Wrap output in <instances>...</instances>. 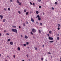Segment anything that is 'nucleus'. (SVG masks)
Segmentation results:
<instances>
[{"mask_svg": "<svg viewBox=\"0 0 61 61\" xmlns=\"http://www.w3.org/2000/svg\"><path fill=\"white\" fill-rule=\"evenodd\" d=\"M12 32H15V33H17V31L16 29H12Z\"/></svg>", "mask_w": 61, "mask_h": 61, "instance_id": "nucleus-1", "label": "nucleus"}, {"mask_svg": "<svg viewBox=\"0 0 61 61\" xmlns=\"http://www.w3.org/2000/svg\"><path fill=\"white\" fill-rule=\"evenodd\" d=\"M32 31L33 33H36V30L35 29H33L32 30Z\"/></svg>", "mask_w": 61, "mask_h": 61, "instance_id": "nucleus-2", "label": "nucleus"}, {"mask_svg": "<svg viewBox=\"0 0 61 61\" xmlns=\"http://www.w3.org/2000/svg\"><path fill=\"white\" fill-rule=\"evenodd\" d=\"M49 40H53V38L52 37H49Z\"/></svg>", "mask_w": 61, "mask_h": 61, "instance_id": "nucleus-3", "label": "nucleus"}, {"mask_svg": "<svg viewBox=\"0 0 61 61\" xmlns=\"http://www.w3.org/2000/svg\"><path fill=\"white\" fill-rule=\"evenodd\" d=\"M10 44L11 45H13V42H10Z\"/></svg>", "mask_w": 61, "mask_h": 61, "instance_id": "nucleus-4", "label": "nucleus"}, {"mask_svg": "<svg viewBox=\"0 0 61 61\" xmlns=\"http://www.w3.org/2000/svg\"><path fill=\"white\" fill-rule=\"evenodd\" d=\"M25 38L26 39H27V38H28V36L26 35H25Z\"/></svg>", "mask_w": 61, "mask_h": 61, "instance_id": "nucleus-5", "label": "nucleus"}, {"mask_svg": "<svg viewBox=\"0 0 61 61\" xmlns=\"http://www.w3.org/2000/svg\"><path fill=\"white\" fill-rule=\"evenodd\" d=\"M0 18L1 19H3V15H0Z\"/></svg>", "mask_w": 61, "mask_h": 61, "instance_id": "nucleus-6", "label": "nucleus"}, {"mask_svg": "<svg viewBox=\"0 0 61 61\" xmlns=\"http://www.w3.org/2000/svg\"><path fill=\"white\" fill-rule=\"evenodd\" d=\"M31 21L32 22H34V19L32 18H31Z\"/></svg>", "mask_w": 61, "mask_h": 61, "instance_id": "nucleus-7", "label": "nucleus"}, {"mask_svg": "<svg viewBox=\"0 0 61 61\" xmlns=\"http://www.w3.org/2000/svg\"><path fill=\"white\" fill-rule=\"evenodd\" d=\"M17 49L18 50H19V51H20V47H18Z\"/></svg>", "mask_w": 61, "mask_h": 61, "instance_id": "nucleus-8", "label": "nucleus"}, {"mask_svg": "<svg viewBox=\"0 0 61 61\" xmlns=\"http://www.w3.org/2000/svg\"><path fill=\"white\" fill-rule=\"evenodd\" d=\"M54 42V41H49V43H53Z\"/></svg>", "mask_w": 61, "mask_h": 61, "instance_id": "nucleus-9", "label": "nucleus"}, {"mask_svg": "<svg viewBox=\"0 0 61 61\" xmlns=\"http://www.w3.org/2000/svg\"><path fill=\"white\" fill-rule=\"evenodd\" d=\"M22 24L23 26H25V23H23Z\"/></svg>", "mask_w": 61, "mask_h": 61, "instance_id": "nucleus-10", "label": "nucleus"}, {"mask_svg": "<svg viewBox=\"0 0 61 61\" xmlns=\"http://www.w3.org/2000/svg\"><path fill=\"white\" fill-rule=\"evenodd\" d=\"M58 27H60L61 26L60 25L58 24Z\"/></svg>", "mask_w": 61, "mask_h": 61, "instance_id": "nucleus-11", "label": "nucleus"}, {"mask_svg": "<svg viewBox=\"0 0 61 61\" xmlns=\"http://www.w3.org/2000/svg\"><path fill=\"white\" fill-rule=\"evenodd\" d=\"M38 20H39V21H40L41 20V17H40L38 18Z\"/></svg>", "mask_w": 61, "mask_h": 61, "instance_id": "nucleus-12", "label": "nucleus"}, {"mask_svg": "<svg viewBox=\"0 0 61 61\" xmlns=\"http://www.w3.org/2000/svg\"><path fill=\"white\" fill-rule=\"evenodd\" d=\"M36 14H38V13H39V12H38V11H36Z\"/></svg>", "mask_w": 61, "mask_h": 61, "instance_id": "nucleus-13", "label": "nucleus"}, {"mask_svg": "<svg viewBox=\"0 0 61 61\" xmlns=\"http://www.w3.org/2000/svg\"><path fill=\"white\" fill-rule=\"evenodd\" d=\"M11 41V39H9L7 41L8 42H9V41Z\"/></svg>", "mask_w": 61, "mask_h": 61, "instance_id": "nucleus-14", "label": "nucleus"}, {"mask_svg": "<svg viewBox=\"0 0 61 61\" xmlns=\"http://www.w3.org/2000/svg\"><path fill=\"white\" fill-rule=\"evenodd\" d=\"M16 2L18 4L19 3V1L18 0H17Z\"/></svg>", "mask_w": 61, "mask_h": 61, "instance_id": "nucleus-15", "label": "nucleus"}, {"mask_svg": "<svg viewBox=\"0 0 61 61\" xmlns=\"http://www.w3.org/2000/svg\"><path fill=\"white\" fill-rule=\"evenodd\" d=\"M26 15H28V12H27L26 13Z\"/></svg>", "mask_w": 61, "mask_h": 61, "instance_id": "nucleus-16", "label": "nucleus"}, {"mask_svg": "<svg viewBox=\"0 0 61 61\" xmlns=\"http://www.w3.org/2000/svg\"><path fill=\"white\" fill-rule=\"evenodd\" d=\"M49 33L50 34H51L52 33V31H49Z\"/></svg>", "mask_w": 61, "mask_h": 61, "instance_id": "nucleus-17", "label": "nucleus"}, {"mask_svg": "<svg viewBox=\"0 0 61 61\" xmlns=\"http://www.w3.org/2000/svg\"><path fill=\"white\" fill-rule=\"evenodd\" d=\"M57 40H59V37H57Z\"/></svg>", "mask_w": 61, "mask_h": 61, "instance_id": "nucleus-18", "label": "nucleus"}, {"mask_svg": "<svg viewBox=\"0 0 61 61\" xmlns=\"http://www.w3.org/2000/svg\"><path fill=\"white\" fill-rule=\"evenodd\" d=\"M24 12H25V13L26 12V10H24Z\"/></svg>", "mask_w": 61, "mask_h": 61, "instance_id": "nucleus-19", "label": "nucleus"}, {"mask_svg": "<svg viewBox=\"0 0 61 61\" xmlns=\"http://www.w3.org/2000/svg\"><path fill=\"white\" fill-rule=\"evenodd\" d=\"M37 17H38V18H39V17H40V16H39V15H37Z\"/></svg>", "mask_w": 61, "mask_h": 61, "instance_id": "nucleus-20", "label": "nucleus"}, {"mask_svg": "<svg viewBox=\"0 0 61 61\" xmlns=\"http://www.w3.org/2000/svg\"><path fill=\"white\" fill-rule=\"evenodd\" d=\"M58 29V30H59V29H60V27H58L57 28Z\"/></svg>", "mask_w": 61, "mask_h": 61, "instance_id": "nucleus-21", "label": "nucleus"}, {"mask_svg": "<svg viewBox=\"0 0 61 61\" xmlns=\"http://www.w3.org/2000/svg\"><path fill=\"white\" fill-rule=\"evenodd\" d=\"M5 19H3V22H5Z\"/></svg>", "mask_w": 61, "mask_h": 61, "instance_id": "nucleus-22", "label": "nucleus"}, {"mask_svg": "<svg viewBox=\"0 0 61 61\" xmlns=\"http://www.w3.org/2000/svg\"><path fill=\"white\" fill-rule=\"evenodd\" d=\"M41 7H41V6H39V8H41Z\"/></svg>", "mask_w": 61, "mask_h": 61, "instance_id": "nucleus-23", "label": "nucleus"}, {"mask_svg": "<svg viewBox=\"0 0 61 61\" xmlns=\"http://www.w3.org/2000/svg\"><path fill=\"white\" fill-rule=\"evenodd\" d=\"M18 13L20 14H21V12H20V11H18Z\"/></svg>", "mask_w": 61, "mask_h": 61, "instance_id": "nucleus-24", "label": "nucleus"}, {"mask_svg": "<svg viewBox=\"0 0 61 61\" xmlns=\"http://www.w3.org/2000/svg\"><path fill=\"white\" fill-rule=\"evenodd\" d=\"M55 5H56L57 4V3L56 2L55 3Z\"/></svg>", "mask_w": 61, "mask_h": 61, "instance_id": "nucleus-25", "label": "nucleus"}, {"mask_svg": "<svg viewBox=\"0 0 61 61\" xmlns=\"http://www.w3.org/2000/svg\"><path fill=\"white\" fill-rule=\"evenodd\" d=\"M23 45L24 46H26V44H24Z\"/></svg>", "mask_w": 61, "mask_h": 61, "instance_id": "nucleus-26", "label": "nucleus"}, {"mask_svg": "<svg viewBox=\"0 0 61 61\" xmlns=\"http://www.w3.org/2000/svg\"><path fill=\"white\" fill-rule=\"evenodd\" d=\"M13 27H14V28H16V26H13Z\"/></svg>", "mask_w": 61, "mask_h": 61, "instance_id": "nucleus-27", "label": "nucleus"}, {"mask_svg": "<svg viewBox=\"0 0 61 61\" xmlns=\"http://www.w3.org/2000/svg\"><path fill=\"white\" fill-rule=\"evenodd\" d=\"M26 45H27L29 44V43L28 42H27L26 43Z\"/></svg>", "mask_w": 61, "mask_h": 61, "instance_id": "nucleus-28", "label": "nucleus"}, {"mask_svg": "<svg viewBox=\"0 0 61 61\" xmlns=\"http://www.w3.org/2000/svg\"><path fill=\"white\" fill-rule=\"evenodd\" d=\"M51 9H52V10H54V7L51 8Z\"/></svg>", "mask_w": 61, "mask_h": 61, "instance_id": "nucleus-29", "label": "nucleus"}, {"mask_svg": "<svg viewBox=\"0 0 61 61\" xmlns=\"http://www.w3.org/2000/svg\"><path fill=\"white\" fill-rule=\"evenodd\" d=\"M40 25H42V23H40Z\"/></svg>", "mask_w": 61, "mask_h": 61, "instance_id": "nucleus-30", "label": "nucleus"}, {"mask_svg": "<svg viewBox=\"0 0 61 61\" xmlns=\"http://www.w3.org/2000/svg\"><path fill=\"white\" fill-rule=\"evenodd\" d=\"M31 35H33V33L31 31Z\"/></svg>", "mask_w": 61, "mask_h": 61, "instance_id": "nucleus-31", "label": "nucleus"}, {"mask_svg": "<svg viewBox=\"0 0 61 61\" xmlns=\"http://www.w3.org/2000/svg\"><path fill=\"white\" fill-rule=\"evenodd\" d=\"M39 33H41V31H40V30H39Z\"/></svg>", "mask_w": 61, "mask_h": 61, "instance_id": "nucleus-32", "label": "nucleus"}, {"mask_svg": "<svg viewBox=\"0 0 61 61\" xmlns=\"http://www.w3.org/2000/svg\"><path fill=\"white\" fill-rule=\"evenodd\" d=\"M8 10H9V11H10V8H8Z\"/></svg>", "mask_w": 61, "mask_h": 61, "instance_id": "nucleus-33", "label": "nucleus"}, {"mask_svg": "<svg viewBox=\"0 0 61 61\" xmlns=\"http://www.w3.org/2000/svg\"><path fill=\"white\" fill-rule=\"evenodd\" d=\"M35 50H37V48L36 47H35Z\"/></svg>", "mask_w": 61, "mask_h": 61, "instance_id": "nucleus-34", "label": "nucleus"}, {"mask_svg": "<svg viewBox=\"0 0 61 61\" xmlns=\"http://www.w3.org/2000/svg\"><path fill=\"white\" fill-rule=\"evenodd\" d=\"M41 59L42 61H43L44 59L43 58H41Z\"/></svg>", "mask_w": 61, "mask_h": 61, "instance_id": "nucleus-35", "label": "nucleus"}, {"mask_svg": "<svg viewBox=\"0 0 61 61\" xmlns=\"http://www.w3.org/2000/svg\"><path fill=\"white\" fill-rule=\"evenodd\" d=\"M21 5V2H20L19 3V5Z\"/></svg>", "mask_w": 61, "mask_h": 61, "instance_id": "nucleus-36", "label": "nucleus"}, {"mask_svg": "<svg viewBox=\"0 0 61 61\" xmlns=\"http://www.w3.org/2000/svg\"><path fill=\"white\" fill-rule=\"evenodd\" d=\"M13 57H14V58H15V55H14L13 56Z\"/></svg>", "mask_w": 61, "mask_h": 61, "instance_id": "nucleus-37", "label": "nucleus"}, {"mask_svg": "<svg viewBox=\"0 0 61 61\" xmlns=\"http://www.w3.org/2000/svg\"><path fill=\"white\" fill-rule=\"evenodd\" d=\"M30 4L31 5H33V4H32V3H31V2H30Z\"/></svg>", "mask_w": 61, "mask_h": 61, "instance_id": "nucleus-38", "label": "nucleus"}, {"mask_svg": "<svg viewBox=\"0 0 61 61\" xmlns=\"http://www.w3.org/2000/svg\"><path fill=\"white\" fill-rule=\"evenodd\" d=\"M26 24H28V22L26 21Z\"/></svg>", "mask_w": 61, "mask_h": 61, "instance_id": "nucleus-39", "label": "nucleus"}, {"mask_svg": "<svg viewBox=\"0 0 61 61\" xmlns=\"http://www.w3.org/2000/svg\"><path fill=\"white\" fill-rule=\"evenodd\" d=\"M4 10L5 11H6V9L5 8L4 9Z\"/></svg>", "mask_w": 61, "mask_h": 61, "instance_id": "nucleus-40", "label": "nucleus"}, {"mask_svg": "<svg viewBox=\"0 0 61 61\" xmlns=\"http://www.w3.org/2000/svg\"><path fill=\"white\" fill-rule=\"evenodd\" d=\"M33 5H35V3H33Z\"/></svg>", "mask_w": 61, "mask_h": 61, "instance_id": "nucleus-41", "label": "nucleus"}, {"mask_svg": "<svg viewBox=\"0 0 61 61\" xmlns=\"http://www.w3.org/2000/svg\"><path fill=\"white\" fill-rule=\"evenodd\" d=\"M38 0L39 2H41V0Z\"/></svg>", "mask_w": 61, "mask_h": 61, "instance_id": "nucleus-42", "label": "nucleus"}, {"mask_svg": "<svg viewBox=\"0 0 61 61\" xmlns=\"http://www.w3.org/2000/svg\"><path fill=\"white\" fill-rule=\"evenodd\" d=\"M6 35H8V36H9V33H7Z\"/></svg>", "mask_w": 61, "mask_h": 61, "instance_id": "nucleus-43", "label": "nucleus"}, {"mask_svg": "<svg viewBox=\"0 0 61 61\" xmlns=\"http://www.w3.org/2000/svg\"><path fill=\"white\" fill-rule=\"evenodd\" d=\"M43 15H45V13L44 12H43Z\"/></svg>", "mask_w": 61, "mask_h": 61, "instance_id": "nucleus-44", "label": "nucleus"}, {"mask_svg": "<svg viewBox=\"0 0 61 61\" xmlns=\"http://www.w3.org/2000/svg\"><path fill=\"white\" fill-rule=\"evenodd\" d=\"M21 28V27H20V26H19V28Z\"/></svg>", "mask_w": 61, "mask_h": 61, "instance_id": "nucleus-45", "label": "nucleus"}, {"mask_svg": "<svg viewBox=\"0 0 61 61\" xmlns=\"http://www.w3.org/2000/svg\"><path fill=\"white\" fill-rule=\"evenodd\" d=\"M57 35L58 36H59V34H58V33L57 34Z\"/></svg>", "mask_w": 61, "mask_h": 61, "instance_id": "nucleus-46", "label": "nucleus"}, {"mask_svg": "<svg viewBox=\"0 0 61 61\" xmlns=\"http://www.w3.org/2000/svg\"><path fill=\"white\" fill-rule=\"evenodd\" d=\"M48 54H51V53L49 52L48 53Z\"/></svg>", "mask_w": 61, "mask_h": 61, "instance_id": "nucleus-47", "label": "nucleus"}, {"mask_svg": "<svg viewBox=\"0 0 61 61\" xmlns=\"http://www.w3.org/2000/svg\"><path fill=\"white\" fill-rule=\"evenodd\" d=\"M28 60H29V61H30V60H30V59H28Z\"/></svg>", "mask_w": 61, "mask_h": 61, "instance_id": "nucleus-48", "label": "nucleus"}, {"mask_svg": "<svg viewBox=\"0 0 61 61\" xmlns=\"http://www.w3.org/2000/svg\"><path fill=\"white\" fill-rule=\"evenodd\" d=\"M10 2H13V0H10Z\"/></svg>", "mask_w": 61, "mask_h": 61, "instance_id": "nucleus-49", "label": "nucleus"}, {"mask_svg": "<svg viewBox=\"0 0 61 61\" xmlns=\"http://www.w3.org/2000/svg\"><path fill=\"white\" fill-rule=\"evenodd\" d=\"M6 32V30H4V32Z\"/></svg>", "mask_w": 61, "mask_h": 61, "instance_id": "nucleus-50", "label": "nucleus"}, {"mask_svg": "<svg viewBox=\"0 0 61 61\" xmlns=\"http://www.w3.org/2000/svg\"><path fill=\"white\" fill-rule=\"evenodd\" d=\"M21 36L22 37H23V35H21Z\"/></svg>", "mask_w": 61, "mask_h": 61, "instance_id": "nucleus-51", "label": "nucleus"}, {"mask_svg": "<svg viewBox=\"0 0 61 61\" xmlns=\"http://www.w3.org/2000/svg\"><path fill=\"white\" fill-rule=\"evenodd\" d=\"M47 35L48 36H49V34H48Z\"/></svg>", "mask_w": 61, "mask_h": 61, "instance_id": "nucleus-52", "label": "nucleus"}, {"mask_svg": "<svg viewBox=\"0 0 61 61\" xmlns=\"http://www.w3.org/2000/svg\"><path fill=\"white\" fill-rule=\"evenodd\" d=\"M33 38H35V36H33Z\"/></svg>", "mask_w": 61, "mask_h": 61, "instance_id": "nucleus-53", "label": "nucleus"}, {"mask_svg": "<svg viewBox=\"0 0 61 61\" xmlns=\"http://www.w3.org/2000/svg\"><path fill=\"white\" fill-rule=\"evenodd\" d=\"M26 56H27V57H28V55H27Z\"/></svg>", "mask_w": 61, "mask_h": 61, "instance_id": "nucleus-54", "label": "nucleus"}, {"mask_svg": "<svg viewBox=\"0 0 61 61\" xmlns=\"http://www.w3.org/2000/svg\"><path fill=\"white\" fill-rule=\"evenodd\" d=\"M7 56V57H8V58H9V56Z\"/></svg>", "mask_w": 61, "mask_h": 61, "instance_id": "nucleus-55", "label": "nucleus"}, {"mask_svg": "<svg viewBox=\"0 0 61 61\" xmlns=\"http://www.w3.org/2000/svg\"><path fill=\"white\" fill-rule=\"evenodd\" d=\"M36 18H37V16H36Z\"/></svg>", "mask_w": 61, "mask_h": 61, "instance_id": "nucleus-56", "label": "nucleus"}, {"mask_svg": "<svg viewBox=\"0 0 61 61\" xmlns=\"http://www.w3.org/2000/svg\"><path fill=\"white\" fill-rule=\"evenodd\" d=\"M1 36V34L0 33V36Z\"/></svg>", "mask_w": 61, "mask_h": 61, "instance_id": "nucleus-57", "label": "nucleus"}, {"mask_svg": "<svg viewBox=\"0 0 61 61\" xmlns=\"http://www.w3.org/2000/svg\"><path fill=\"white\" fill-rule=\"evenodd\" d=\"M43 47H44V45H43Z\"/></svg>", "mask_w": 61, "mask_h": 61, "instance_id": "nucleus-58", "label": "nucleus"}, {"mask_svg": "<svg viewBox=\"0 0 61 61\" xmlns=\"http://www.w3.org/2000/svg\"><path fill=\"white\" fill-rule=\"evenodd\" d=\"M22 61H25V60H22Z\"/></svg>", "mask_w": 61, "mask_h": 61, "instance_id": "nucleus-59", "label": "nucleus"}, {"mask_svg": "<svg viewBox=\"0 0 61 61\" xmlns=\"http://www.w3.org/2000/svg\"><path fill=\"white\" fill-rule=\"evenodd\" d=\"M29 48V47H28L27 48L28 49V48Z\"/></svg>", "mask_w": 61, "mask_h": 61, "instance_id": "nucleus-60", "label": "nucleus"}, {"mask_svg": "<svg viewBox=\"0 0 61 61\" xmlns=\"http://www.w3.org/2000/svg\"><path fill=\"white\" fill-rule=\"evenodd\" d=\"M51 59H52V56H51Z\"/></svg>", "mask_w": 61, "mask_h": 61, "instance_id": "nucleus-61", "label": "nucleus"}, {"mask_svg": "<svg viewBox=\"0 0 61 61\" xmlns=\"http://www.w3.org/2000/svg\"><path fill=\"white\" fill-rule=\"evenodd\" d=\"M60 59H61V57L60 58Z\"/></svg>", "mask_w": 61, "mask_h": 61, "instance_id": "nucleus-62", "label": "nucleus"}, {"mask_svg": "<svg viewBox=\"0 0 61 61\" xmlns=\"http://www.w3.org/2000/svg\"><path fill=\"white\" fill-rule=\"evenodd\" d=\"M5 61H8L7 60H5Z\"/></svg>", "mask_w": 61, "mask_h": 61, "instance_id": "nucleus-63", "label": "nucleus"}, {"mask_svg": "<svg viewBox=\"0 0 61 61\" xmlns=\"http://www.w3.org/2000/svg\"><path fill=\"white\" fill-rule=\"evenodd\" d=\"M0 56H1V54H0Z\"/></svg>", "mask_w": 61, "mask_h": 61, "instance_id": "nucleus-64", "label": "nucleus"}]
</instances>
